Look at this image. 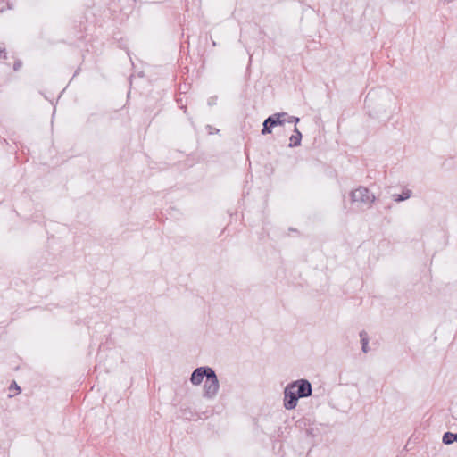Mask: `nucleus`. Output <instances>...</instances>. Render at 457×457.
I'll return each instance as SVG.
<instances>
[{
    "mask_svg": "<svg viewBox=\"0 0 457 457\" xmlns=\"http://www.w3.org/2000/svg\"><path fill=\"white\" fill-rule=\"evenodd\" d=\"M350 196L353 203H358L367 207H370L376 200L375 195L364 187H359L353 190Z\"/></svg>",
    "mask_w": 457,
    "mask_h": 457,
    "instance_id": "obj_1",
    "label": "nucleus"
},
{
    "mask_svg": "<svg viewBox=\"0 0 457 457\" xmlns=\"http://www.w3.org/2000/svg\"><path fill=\"white\" fill-rule=\"evenodd\" d=\"M220 385L214 370H210L204 386V396L206 398L214 397L219 390Z\"/></svg>",
    "mask_w": 457,
    "mask_h": 457,
    "instance_id": "obj_2",
    "label": "nucleus"
},
{
    "mask_svg": "<svg viewBox=\"0 0 457 457\" xmlns=\"http://www.w3.org/2000/svg\"><path fill=\"white\" fill-rule=\"evenodd\" d=\"M295 384H288L284 390V407L287 410H293L296 407L299 397L295 393Z\"/></svg>",
    "mask_w": 457,
    "mask_h": 457,
    "instance_id": "obj_3",
    "label": "nucleus"
},
{
    "mask_svg": "<svg viewBox=\"0 0 457 457\" xmlns=\"http://www.w3.org/2000/svg\"><path fill=\"white\" fill-rule=\"evenodd\" d=\"M291 384H295V393L299 398L307 397L312 395V389L311 383L306 379H299Z\"/></svg>",
    "mask_w": 457,
    "mask_h": 457,
    "instance_id": "obj_4",
    "label": "nucleus"
},
{
    "mask_svg": "<svg viewBox=\"0 0 457 457\" xmlns=\"http://www.w3.org/2000/svg\"><path fill=\"white\" fill-rule=\"evenodd\" d=\"M210 370H212L210 367H200L195 369L191 375V383L195 386L200 385L204 378L208 377Z\"/></svg>",
    "mask_w": 457,
    "mask_h": 457,
    "instance_id": "obj_5",
    "label": "nucleus"
},
{
    "mask_svg": "<svg viewBox=\"0 0 457 457\" xmlns=\"http://www.w3.org/2000/svg\"><path fill=\"white\" fill-rule=\"evenodd\" d=\"M302 140V133L299 131V129L295 127L294 134L289 138V146L290 147H295L301 145Z\"/></svg>",
    "mask_w": 457,
    "mask_h": 457,
    "instance_id": "obj_6",
    "label": "nucleus"
},
{
    "mask_svg": "<svg viewBox=\"0 0 457 457\" xmlns=\"http://www.w3.org/2000/svg\"><path fill=\"white\" fill-rule=\"evenodd\" d=\"M277 126L276 121H274L272 116H269L263 122V128L262 129V134H270L272 132L271 129Z\"/></svg>",
    "mask_w": 457,
    "mask_h": 457,
    "instance_id": "obj_7",
    "label": "nucleus"
},
{
    "mask_svg": "<svg viewBox=\"0 0 457 457\" xmlns=\"http://www.w3.org/2000/svg\"><path fill=\"white\" fill-rule=\"evenodd\" d=\"M274 121H276V125H283L285 122H287V112H278V113H275L273 115H271Z\"/></svg>",
    "mask_w": 457,
    "mask_h": 457,
    "instance_id": "obj_8",
    "label": "nucleus"
},
{
    "mask_svg": "<svg viewBox=\"0 0 457 457\" xmlns=\"http://www.w3.org/2000/svg\"><path fill=\"white\" fill-rule=\"evenodd\" d=\"M454 441L457 442V433L453 434L451 432H446L443 436V443L445 445H450L453 443Z\"/></svg>",
    "mask_w": 457,
    "mask_h": 457,
    "instance_id": "obj_9",
    "label": "nucleus"
},
{
    "mask_svg": "<svg viewBox=\"0 0 457 457\" xmlns=\"http://www.w3.org/2000/svg\"><path fill=\"white\" fill-rule=\"evenodd\" d=\"M410 196H411V191L410 190H404V191H403L402 194L394 195V200L395 202H401V201H403V200H406V199L410 198Z\"/></svg>",
    "mask_w": 457,
    "mask_h": 457,
    "instance_id": "obj_10",
    "label": "nucleus"
},
{
    "mask_svg": "<svg viewBox=\"0 0 457 457\" xmlns=\"http://www.w3.org/2000/svg\"><path fill=\"white\" fill-rule=\"evenodd\" d=\"M360 337H361V345H368L369 344L368 334L364 330L360 332Z\"/></svg>",
    "mask_w": 457,
    "mask_h": 457,
    "instance_id": "obj_11",
    "label": "nucleus"
},
{
    "mask_svg": "<svg viewBox=\"0 0 457 457\" xmlns=\"http://www.w3.org/2000/svg\"><path fill=\"white\" fill-rule=\"evenodd\" d=\"M287 122L288 123H298L299 122V118L298 117H295V116H288L287 117Z\"/></svg>",
    "mask_w": 457,
    "mask_h": 457,
    "instance_id": "obj_12",
    "label": "nucleus"
},
{
    "mask_svg": "<svg viewBox=\"0 0 457 457\" xmlns=\"http://www.w3.org/2000/svg\"><path fill=\"white\" fill-rule=\"evenodd\" d=\"M21 65H22L21 61L17 60V61L14 62V64H13V70H14L15 71H19V70H20V68L21 67Z\"/></svg>",
    "mask_w": 457,
    "mask_h": 457,
    "instance_id": "obj_13",
    "label": "nucleus"
},
{
    "mask_svg": "<svg viewBox=\"0 0 457 457\" xmlns=\"http://www.w3.org/2000/svg\"><path fill=\"white\" fill-rule=\"evenodd\" d=\"M6 53H5V50L4 48H1L0 47V58H4V59H6Z\"/></svg>",
    "mask_w": 457,
    "mask_h": 457,
    "instance_id": "obj_14",
    "label": "nucleus"
},
{
    "mask_svg": "<svg viewBox=\"0 0 457 457\" xmlns=\"http://www.w3.org/2000/svg\"><path fill=\"white\" fill-rule=\"evenodd\" d=\"M361 349H362L363 353H368V351H369L368 345H361Z\"/></svg>",
    "mask_w": 457,
    "mask_h": 457,
    "instance_id": "obj_15",
    "label": "nucleus"
},
{
    "mask_svg": "<svg viewBox=\"0 0 457 457\" xmlns=\"http://www.w3.org/2000/svg\"><path fill=\"white\" fill-rule=\"evenodd\" d=\"M11 387H12V386ZM13 388L20 391V387L17 386V384L15 382L13 383Z\"/></svg>",
    "mask_w": 457,
    "mask_h": 457,
    "instance_id": "obj_16",
    "label": "nucleus"
},
{
    "mask_svg": "<svg viewBox=\"0 0 457 457\" xmlns=\"http://www.w3.org/2000/svg\"><path fill=\"white\" fill-rule=\"evenodd\" d=\"M181 108L184 110V112L186 113L187 112V108L185 106H182Z\"/></svg>",
    "mask_w": 457,
    "mask_h": 457,
    "instance_id": "obj_17",
    "label": "nucleus"
}]
</instances>
